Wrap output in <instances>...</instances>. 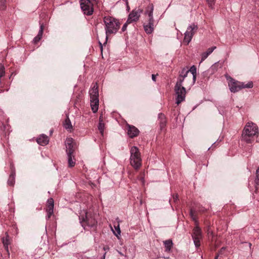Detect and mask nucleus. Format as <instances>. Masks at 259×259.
Masks as SVG:
<instances>
[{
    "instance_id": "nucleus-1",
    "label": "nucleus",
    "mask_w": 259,
    "mask_h": 259,
    "mask_svg": "<svg viewBox=\"0 0 259 259\" xmlns=\"http://www.w3.org/2000/svg\"><path fill=\"white\" fill-rule=\"evenodd\" d=\"M188 71L183 68L178 77V81L175 87V91L176 95V104H180L185 99L186 91L185 88L182 86L183 81L187 77Z\"/></svg>"
},
{
    "instance_id": "nucleus-2",
    "label": "nucleus",
    "mask_w": 259,
    "mask_h": 259,
    "mask_svg": "<svg viewBox=\"0 0 259 259\" xmlns=\"http://www.w3.org/2000/svg\"><path fill=\"white\" fill-rule=\"evenodd\" d=\"M258 134V128L257 125L251 122H248L245 125L241 135L242 141L251 143L254 140V137Z\"/></svg>"
},
{
    "instance_id": "nucleus-3",
    "label": "nucleus",
    "mask_w": 259,
    "mask_h": 259,
    "mask_svg": "<svg viewBox=\"0 0 259 259\" xmlns=\"http://www.w3.org/2000/svg\"><path fill=\"white\" fill-rule=\"evenodd\" d=\"M103 22L105 25L106 39L107 40L109 35L115 34L118 31L120 24L118 20L111 16L104 17Z\"/></svg>"
},
{
    "instance_id": "nucleus-4",
    "label": "nucleus",
    "mask_w": 259,
    "mask_h": 259,
    "mask_svg": "<svg viewBox=\"0 0 259 259\" xmlns=\"http://www.w3.org/2000/svg\"><path fill=\"white\" fill-rule=\"evenodd\" d=\"M153 11L154 6L152 4H150L147 6L145 12V15L147 17V20L144 23L143 27L145 32L148 34H151L153 32L155 27L153 16Z\"/></svg>"
},
{
    "instance_id": "nucleus-5",
    "label": "nucleus",
    "mask_w": 259,
    "mask_h": 259,
    "mask_svg": "<svg viewBox=\"0 0 259 259\" xmlns=\"http://www.w3.org/2000/svg\"><path fill=\"white\" fill-rule=\"evenodd\" d=\"M226 78L228 81L229 89L232 93L237 92L242 89L252 88L253 87V82L252 81H249L247 83L245 84L244 82L235 80L230 76H227Z\"/></svg>"
},
{
    "instance_id": "nucleus-6",
    "label": "nucleus",
    "mask_w": 259,
    "mask_h": 259,
    "mask_svg": "<svg viewBox=\"0 0 259 259\" xmlns=\"http://www.w3.org/2000/svg\"><path fill=\"white\" fill-rule=\"evenodd\" d=\"M130 153L131 165L135 169H139L142 165V158L139 149L138 147L133 146L131 148Z\"/></svg>"
},
{
    "instance_id": "nucleus-7",
    "label": "nucleus",
    "mask_w": 259,
    "mask_h": 259,
    "mask_svg": "<svg viewBox=\"0 0 259 259\" xmlns=\"http://www.w3.org/2000/svg\"><path fill=\"white\" fill-rule=\"evenodd\" d=\"M197 29V26L194 24H192L188 27L185 33V36L183 40L184 44L186 45H188L189 44Z\"/></svg>"
},
{
    "instance_id": "nucleus-8",
    "label": "nucleus",
    "mask_w": 259,
    "mask_h": 259,
    "mask_svg": "<svg viewBox=\"0 0 259 259\" xmlns=\"http://www.w3.org/2000/svg\"><path fill=\"white\" fill-rule=\"evenodd\" d=\"M80 5L84 14L89 16L93 14V5L90 0H80Z\"/></svg>"
},
{
    "instance_id": "nucleus-9",
    "label": "nucleus",
    "mask_w": 259,
    "mask_h": 259,
    "mask_svg": "<svg viewBox=\"0 0 259 259\" xmlns=\"http://www.w3.org/2000/svg\"><path fill=\"white\" fill-rule=\"evenodd\" d=\"M192 238L196 247L200 245V240L202 238V234L200 228L196 225L194 228L192 233Z\"/></svg>"
},
{
    "instance_id": "nucleus-10",
    "label": "nucleus",
    "mask_w": 259,
    "mask_h": 259,
    "mask_svg": "<svg viewBox=\"0 0 259 259\" xmlns=\"http://www.w3.org/2000/svg\"><path fill=\"white\" fill-rule=\"evenodd\" d=\"M142 11L140 9L133 10L128 15L127 23H132L139 20Z\"/></svg>"
},
{
    "instance_id": "nucleus-11",
    "label": "nucleus",
    "mask_w": 259,
    "mask_h": 259,
    "mask_svg": "<svg viewBox=\"0 0 259 259\" xmlns=\"http://www.w3.org/2000/svg\"><path fill=\"white\" fill-rule=\"evenodd\" d=\"M187 71H188L187 74V77L186 78L189 77V81L188 82V84L189 85H192L194 84L196 77V68L194 66H193L191 67L189 70H187L185 69Z\"/></svg>"
},
{
    "instance_id": "nucleus-12",
    "label": "nucleus",
    "mask_w": 259,
    "mask_h": 259,
    "mask_svg": "<svg viewBox=\"0 0 259 259\" xmlns=\"http://www.w3.org/2000/svg\"><path fill=\"white\" fill-rule=\"evenodd\" d=\"M54 201L52 198L47 200L46 211L47 212L48 219H50L54 213Z\"/></svg>"
},
{
    "instance_id": "nucleus-13",
    "label": "nucleus",
    "mask_w": 259,
    "mask_h": 259,
    "mask_svg": "<svg viewBox=\"0 0 259 259\" xmlns=\"http://www.w3.org/2000/svg\"><path fill=\"white\" fill-rule=\"evenodd\" d=\"M67 154L73 153V139L72 138H68L65 141Z\"/></svg>"
},
{
    "instance_id": "nucleus-14",
    "label": "nucleus",
    "mask_w": 259,
    "mask_h": 259,
    "mask_svg": "<svg viewBox=\"0 0 259 259\" xmlns=\"http://www.w3.org/2000/svg\"><path fill=\"white\" fill-rule=\"evenodd\" d=\"M127 134L131 138H133L138 136L139 131L135 126L131 125H127Z\"/></svg>"
},
{
    "instance_id": "nucleus-15",
    "label": "nucleus",
    "mask_w": 259,
    "mask_h": 259,
    "mask_svg": "<svg viewBox=\"0 0 259 259\" xmlns=\"http://www.w3.org/2000/svg\"><path fill=\"white\" fill-rule=\"evenodd\" d=\"M49 141V138L45 135H40L37 139V142L38 144L44 146L48 144Z\"/></svg>"
},
{
    "instance_id": "nucleus-16",
    "label": "nucleus",
    "mask_w": 259,
    "mask_h": 259,
    "mask_svg": "<svg viewBox=\"0 0 259 259\" xmlns=\"http://www.w3.org/2000/svg\"><path fill=\"white\" fill-rule=\"evenodd\" d=\"M90 99H99V92L97 86L95 84L90 90Z\"/></svg>"
},
{
    "instance_id": "nucleus-17",
    "label": "nucleus",
    "mask_w": 259,
    "mask_h": 259,
    "mask_svg": "<svg viewBox=\"0 0 259 259\" xmlns=\"http://www.w3.org/2000/svg\"><path fill=\"white\" fill-rule=\"evenodd\" d=\"M91 107L94 113H96L99 108V99H91Z\"/></svg>"
},
{
    "instance_id": "nucleus-18",
    "label": "nucleus",
    "mask_w": 259,
    "mask_h": 259,
    "mask_svg": "<svg viewBox=\"0 0 259 259\" xmlns=\"http://www.w3.org/2000/svg\"><path fill=\"white\" fill-rule=\"evenodd\" d=\"M83 221L85 222L87 225L90 227H93L95 226L97 223V222L95 219V218L93 217H88L87 213L85 216V219H83Z\"/></svg>"
},
{
    "instance_id": "nucleus-19",
    "label": "nucleus",
    "mask_w": 259,
    "mask_h": 259,
    "mask_svg": "<svg viewBox=\"0 0 259 259\" xmlns=\"http://www.w3.org/2000/svg\"><path fill=\"white\" fill-rule=\"evenodd\" d=\"M44 31V26L42 24L40 25V29L37 35L34 38L33 42L34 44H37L42 38Z\"/></svg>"
},
{
    "instance_id": "nucleus-20",
    "label": "nucleus",
    "mask_w": 259,
    "mask_h": 259,
    "mask_svg": "<svg viewBox=\"0 0 259 259\" xmlns=\"http://www.w3.org/2000/svg\"><path fill=\"white\" fill-rule=\"evenodd\" d=\"M73 154L70 153L67 154L68 166L70 167H72L75 165V160Z\"/></svg>"
},
{
    "instance_id": "nucleus-21",
    "label": "nucleus",
    "mask_w": 259,
    "mask_h": 259,
    "mask_svg": "<svg viewBox=\"0 0 259 259\" xmlns=\"http://www.w3.org/2000/svg\"><path fill=\"white\" fill-rule=\"evenodd\" d=\"M159 119L160 120L159 124L160 129L163 130L166 126V120L164 115L162 114H159Z\"/></svg>"
},
{
    "instance_id": "nucleus-22",
    "label": "nucleus",
    "mask_w": 259,
    "mask_h": 259,
    "mask_svg": "<svg viewBox=\"0 0 259 259\" xmlns=\"http://www.w3.org/2000/svg\"><path fill=\"white\" fill-rule=\"evenodd\" d=\"M163 244L165 247V251L167 252L170 251L173 245L172 240L170 239L165 240L163 241Z\"/></svg>"
},
{
    "instance_id": "nucleus-23",
    "label": "nucleus",
    "mask_w": 259,
    "mask_h": 259,
    "mask_svg": "<svg viewBox=\"0 0 259 259\" xmlns=\"http://www.w3.org/2000/svg\"><path fill=\"white\" fill-rule=\"evenodd\" d=\"M2 241H3V243L4 244L5 249H6L7 251L9 253L8 245H9L10 242H9V236L7 233L5 234V236L3 237Z\"/></svg>"
},
{
    "instance_id": "nucleus-24",
    "label": "nucleus",
    "mask_w": 259,
    "mask_h": 259,
    "mask_svg": "<svg viewBox=\"0 0 259 259\" xmlns=\"http://www.w3.org/2000/svg\"><path fill=\"white\" fill-rule=\"evenodd\" d=\"M105 128V124L103 122L102 116H100L99 123L98 125V129L102 135H103V133Z\"/></svg>"
},
{
    "instance_id": "nucleus-25",
    "label": "nucleus",
    "mask_w": 259,
    "mask_h": 259,
    "mask_svg": "<svg viewBox=\"0 0 259 259\" xmlns=\"http://www.w3.org/2000/svg\"><path fill=\"white\" fill-rule=\"evenodd\" d=\"M63 125L64 127L67 130H71L72 129V125L71 124V122L68 117L65 120L63 123Z\"/></svg>"
},
{
    "instance_id": "nucleus-26",
    "label": "nucleus",
    "mask_w": 259,
    "mask_h": 259,
    "mask_svg": "<svg viewBox=\"0 0 259 259\" xmlns=\"http://www.w3.org/2000/svg\"><path fill=\"white\" fill-rule=\"evenodd\" d=\"M114 228H115V230L116 232L113 231V230L112 229V230L113 231L114 234L115 236H116L117 237H118V236L120 235V233H121L120 228H119V225H118L117 226H114Z\"/></svg>"
},
{
    "instance_id": "nucleus-27",
    "label": "nucleus",
    "mask_w": 259,
    "mask_h": 259,
    "mask_svg": "<svg viewBox=\"0 0 259 259\" xmlns=\"http://www.w3.org/2000/svg\"><path fill=\"white\" fill-rule=\"evenodd\" d=\"M5 74V68L2 64H0V78Z\"/></svg>"
},
{
    "instance_id": "nucleus-28",
    "label": "nucleus",
    "mask_w": 259,
    "mask_h": 259,
    "mask_svg": "<svg viewBox=\"0 0 259 259\" xmlns=\"http://www.w3.org/2000/svg\"><path fill=\"white\" fill-rule=\"evenodd\" d=\"M255 183L256 185H259V167L256 170Z\"/></svg>"
},
{
    "instance_id": "nucleus-29",
    "label": "nucleus",
    "mask_w": 259,
    "mask_h": 259,
    "mask_svg": "<svg viewBox=\"0 0 259 259\" xmlns=\"http://www.w3.org/2000/svg\"><path fill=\"white\" fill-rule=\"evenodd\" d=\"M8 184L11 186H13L14 184V177L13 175H11L8 181Z\"/></svg>"
},
{
    "instance_id": "nucleus-30",
    "label": "nucleus",
    "mask_w": 259,
    "mask_h": 259,
    "mask_svg": "<svg viewBox=\"0 0 259 259\" xmlns=\"http://www.w3.org/2000/svg\"><path fill=\"white\" fill-rule=\"evenodd\" d=\"M216 47L214 46V47H211V48H208L207 51L206 52H205L206 54L208 55V56L211 54L212 52L215 50L216 49Z\"/></svg>"
},
{
    "instance_id": "nucleus-31",
    "label": "nucleus",
    "mask_w": 259,
    "mask_h": 259,
    "mask_svg": "<svg viewBox=\"0 0 259 259\" xmlns=\"http://www.w3.org/2000/svg\"><path fill=\"white\" fill-rule=\"evenodd\" d=\"M216 47L214 46V47H211V48H208L207 51L206 52H205L206 54L208 55V56L211 54L212 52L215 50L216 49Z\"/></svg>"
},
{
    "instance_id": "nucleus-32",
    "label": "nucleus",
    "mask_w": 259,
    "mask_h": 259,
    "mask_svg": "<svg viewBox=\"0 0 259 259\" xmlns=\"http://www.w3.org/2000/svg\"><path fill=\"white\" fill-rule=\"evenodd\" d=\"M201 59L200 63L204 61L208 57V55L206 54V53L205 52H204L201 54Z\"/></svg>"
},
{
    "instance_id": "nucleus-33",
    "label": "nucleus",
    "mask_w": 259,
    "mask_h": 259,
    "mask_svg": "<svg viewBox=\"0 0 259 259\" xmlns=\"http://www.w3.org/2000/svg\"><path fill=\"white\" fill-rule=\"evenodd\" d=\"M208 3L209 6L211 8H212L214 5V2L215 0H206Z\"/></svg>"
},
{
    "instance_id": "nucleus-34",
    "label": "nucleus",
    "mask_w": 259,
    "mask_h": 259,
    "mask_svg": "<svg viewBox=\"0 0 259 259\" xmlns=\"http://www.w3.org/2000/svg\"><path fill=\"white\" fill-rule=\"evenodd\" d=\"M189 81V77L186 78L184 80V81H183V82H184V85H185V86L191 87V85H189L188 84Z\"/></svg>"
},
{
    "instance_id": "nucleus-35",
    "label": "nucleus",
    "mask_w": 259,
    "mask_h": 259,
    "mask_svg": "<svg viewBox=\"0 0 259 259\" xmlns=\"http://www.w3.org/2000/svg\"><path fill=\"white\" fill-rule=\"evenodd\" d=\"M130 23H127V21L126 22V23L123 25V26L122 27V31H124L126 29L127 24H130Z\"/></svg>"
},
{
    "instance_id": "nucleus-36",
    "label": "nucleus",
    "mask_w": 259,
    "mask_h": 259,
    "mask_svg": "<svg viewBox=\"0 0 259 259\" xmlns=\"http://www.w3.org/2000/svg\"><path fill=\"white\" fill-rule=\"evenodd\" d=\"M1 3H2V5L0 7V9L2 10H4L6 8V6L4 4V2H3V1H1Z\"/></svg>"
},
{
    "instance_id": "nucleus-37",
    "label": "nucleus",
    "mask_w": 259,
    "mask_h": 259,
    "mask_svg": "<svg viewBox=\"0 0 259 259\" xmlns=\"http://www.w3.org/2000/svg\"><path fill=\"white\" fill-rule=\"evenodd\" d=\"M157 75V74L156 75H155V74H152V80L154 81H156V76Z\"/></svg>"
},
{
    "instance_id": "nucleus-38",
    "label": "nucleus",
    "mask_w": 259,
    "mask_h": 259,
    "mask_svg": "<svg viewBox=\"0 0 259 259\" xmlns=\"http://www.w3.org/2000/svg\"><path fill=\"white\" fill-rule=\"evenodd\" d=\"M190 214H191V217L192 218L193 220L196 222L195 218L194 215H193L192 211H191Z\"/></svg>"
},
{
    "instance_id": "nucleus-39",
    "label": "nucleus",
    "mask_w": 259,
    "mask_h": 259,
    "mask_svg": "<svg viewBox=\"0 0 259 259\" xmlns=\"http://www.w3.org/2000/svg\"><path fill=\"white\" fill-rule=\"evenodd\" d=\"M109 249V247H103V249H104V250H108Z\"/></svg>"
},
{
    "instance_id": "nucleus-40",
    "label": "nucleus",
    "mask_w": 259,
    "mask_h": 259,
    "mask_svg": "<svg viewBox=\"0 0 259 259\" xmlns=\"http://www.w3.org/2000/svg\"><path fill=\"white\" fill-rule=\"evenodd\" d=\"M106 254V252H105L104 254L103 255V258L102 259H105Z\"/></svg>"
},
{
    "instance_id": "nucleus-41",
    "label": "nucleus",
    "mask_w": 259,
    "mask_h": 259,
    "mask_svg": "<svg viewBox=\"0 0 259 259\" xmlns=\"http://www.w3.org/2000/svg\"><path fill=\"white\" fill-rule=\"evenodd\" d=\"M4 91V90L1 89L0 88V93H3Z\"/></svg>"
},
{
    "instance_id": "nucleus-42",
    "label": "nucleus",
    "mask_w": 259,
    "mask_h": 259,
    "mask_svg": "<svg viewBox=\"0 0 259 259\" xmlns=\"http://www.w3.org/2000/svg\"><path fill=\"white\" fill-rule=\"evenodd\" d=\"M174 199H176V200L177 199H178V196H176V197H174Z\"/></svg>"
},
{
    "instance_id": "nucleus-43",
    "label": "nucleus",
    "mask_w": 259,
    "mask_h": 259,
    "mask_svg": "<svg viewBox=\"0 0 259 259\" xmlns=\"http://www.w3.org/2000/svg\"><path fill=\"white\" fill-rule=\"evenodd\" d=\"M119 253L121 255H123V254L121 252H119Z\"/></svg>"
},
{
    "instance_id": "nucleus-44",
    "label": "nucleus",
    "mask_w": 259,
    "mask_h": 259,
    "mask_svg": "<svg viewBox=\"0 0 259 259\" xmlns=\"http://www.w3.org/2000/svg\"><path fill=\"white\" fill-rule=\"evenodd\" d=\"M218 255L216 256L215 257L214 259H218Z\"/></svg>"
}]
</instances>
